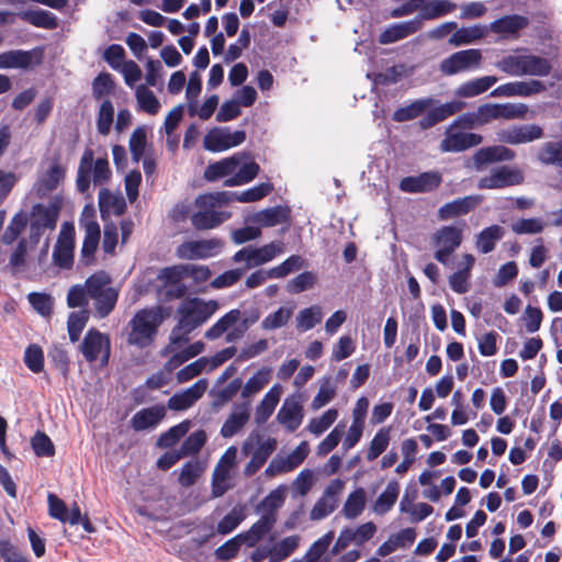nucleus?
<instances>
[{"label": "nucleus", "mask_w": 562, "mask_h": 562, "mask_svg": "<svg viewBox=\"0 0 562 562\" xmlns=\"http://www.w3.org/2000/svg\"><path fill=\"white\" fill-rule=\"evenodd\" d=\"M246 505L237 504L226 514L217 524L216 531L220 535H228L233 532L247 517Z\"/></svg>", "instance_id": "nucleus-46"}, {"label": "nucleus", "mask_w": 562, "mask_h": 562, "mask_svg": "<svg viewBox=\"0 0 562 562\" xmlns=\"http://www.w3.org/2000/svg\"><path fill=\"white\" fill-rule=\"evenodd\" d=\"M366 501V491L362 487H358L348 495L341 513L346 518L355 519L362 514Z\"/></svg>", "instance_id": "nucleus-51"}, {"label": "nucleus", "mask_w": 562, "mask_h": 562, "mask_svg": "<svg viewBox=\"0 0 562 562\" xmlns=\"http://www.w3.org/2000/svg\"><path fill=\"white\" fill-rule=\"evenodd\" d=\"M250 417V403L244 402L240 404H235L232 413L228 415L226 420L224 422L221 428V435L224 438H232L238 431H240L244 426L248 423Z\"/></svg>", "instance_id": "nucleus-26"}, {"label": "nucleus", "mask_w": 562, "mask_h": 562, "mask_svg": "<svg viewBox=\"0 0 562 562\" xmlns=\"http://www.w3.org/2000/svg\"><path fill=\"white\" fill-rule=\"evenodd\" d=\"M246 139L244 131L231 132L228 127H214L204 136L203 146L212 153H221L243 144Z\"/></svg>", "instance_id": "nucleus-9"}, {"label": "nucleus", "mask_w": 562, "mask_h": 562, "mask_svg": "<svg viewBox=\"0 0 562 562\" xmlns=\"http://www.w3.org/2000/svg\"><path fill=\"white\" fill-rule=\"evenodd\" d=\"M271 369L263 367L258 370L245 385L241 387V396L244 398H250L255 394L259 393L270 381Z\"/></svg>", "instance_id": "nucleus-53"}, {"label": "nucleus", "mask_w": 562, "mask_h": 562, "mask_svg": "<svg viewBox=\"0 0 562 562\" xmlns=\"http://www.w3.org/2000/svg\"><path fill=\"white\" fill-rule=\"evenodd\" d=\"M483 201L481 195H468L445 203L438 210V216L442 221H447L460 215H465L474 210Z\"/></svg>", "instance_id": "nucleus-24"}, {"label": "nucleus", "mask_w": 562, "mask_h": 562, "mask_svg": "<svg viewBox=\"0 0 562 562\" xmlns=\"http://www.w3.org/2000/svg\"><path fill=\"white\" fill-rule=\"evenodd\" d=\"M205 348V345L204 342L202 341H195L193 344H191L190 346H188L187 348H184L183 350L181 351H178L176 352L166 363V368L171 371L176 368H178L179 366H181L182 363H184L186 361L190 360L191 358L200 355L203 352Z\"/></svg>", "instance_id": "nucleus-60"}, {"label": "nucleus", "mask_w": 562, "mask_h": 562, "mask_svg": "<svg viewBox=\"0 0 562 562\" xmlns=\"http://www.w3.org/2000/svg\"><path fill=\"white\" fill-rule=\"evenodd\" d=\"M260 438L259 434L250 435L249 438L244 441L241 452L245 456L252 453L258 460L266 463L277 448V440L274 438H268L259 442Z\"/></svg>", "instance_id": "nucleus-28"}, {"label": "nucleus", "mask_w": 562, "mask_h": 562, "mask_svg": "<svg viewBox=\"0 0 562 562\" xmlns=\"http://www.w3.org/2000/svg\"><path fill=\"white\" fill-rule=\"evenodd\" d=\"M488 32L485 25H472L457 29L456 32L449 38V44L452 46H462L474 43L477 40L483 38Z\"/></svg>", "instance_id": "nucleus-40"}, {"label": "nucleus", "mask_w": 562, "mask_h": 562, "mask_svg": "<svg viewBox=\"0 0 562 562\" xmlns=\"http://www.w3.org/2000/svg\"><path fill=\"white\" fill-rule=\"evenodd\" d=\"M451 125L447 128L443 139L440 143L442 153H458L477 146L483 137L480 134L468 132H454Z\"/></svg>", "instance_id": "nucleus-16"}, {"label": "nucleus", "mask_w": 562, "mask_h": 562, "mask_svg": "<svg viewBox=\"0 0 562 562\" xmlns=\"http://www.w3.org/2000/svg\"><path fill=\"white\" fill-rule=\"evenodd\" d=\"M135 98L139 110L155 115L160 110V102L155 93L145 85H139L135 89Z\"/></svg>", "instance_id": "nucleus-52"}, {"label": "nucleus", "mask_w": 562, "mask_h": 562, "mask_svg": "<svg viewBox=\"0 0 562 562\" xmlns=\"http://www.w3.org/2000/svg\"><path fill=\"white\" fill-rule=\"evenodd\" d=\"M400 494V485L396 481L387 483L385 490L375 499L372 509L376 515H384L394 506Z\"/></svg>", "instance_id": "nucleus-48"}, {"label": "nucleus", "mask_w": 562, "mask_h": 562, "mask_svg": "<svg viewBox=\"0 0 562 562\" xmlns=\"http://www.w3.org/2000/svg\"><path fill=\"white\" fill-rule=\"evenodd\" d=\"M100 241V226L99 224L89 223L87 226L86 236L81 247V262L86 266L94 261V254L98 249Z\"/></svg>", "instance_id": "nucleus-41"}, {"label": "nucleus", "mask_w": 562, "mask_h": 562, "mask_svg": "<svg viewBox=\"0 0 562 562\" xmlns=\"http://www.w3.org/2000/svg\"><path fill=\"white\" fill-rule=\"evenodd\" d=\"M524 173L520 169L509 166H501L491 170L490 175L479 180V189H502L521 184Z\"/></svg>", "instance_id": "nucleus-11"}, {"label": "nucleus", "mask_w": 562, "mask_h": 562, "mask_svg": "<svg viewBox=\"0 0 562 562\" xmlns=\"http://www.w3.org/2000/svg\"><path fill=\"white\" fill-rule=\"evenodd\" d=\"M211 270L204 265H180L166 268L161 271V278L179 280L181 277H190L195 283H202L211 278Z\"/></svg>", "instance_id": "nucleus-25"}, {"label": "nucleus", "mask_w": 562, "mask_h": 562, "mask_svg": "<svg viewBox=\"0 0 562 562\" xmlns=\"http://www.w3.org/2000/svg\"><path fill=\"white\" fill-rule=\"evenodd\" d=\"M546 86L540 80L512 81L496 87L492 92L493 98H528L546 91Z\"/></svg>", "instance_id": "nucleus-14"}, {"label": "nucleus", "mask_w": 562, "mask_h": 562, "mask_svg": "<svg viewBox=\"0 0 562 562\" xmlns=\"http://www.w3.org/2000/svg\"><path fill=\"white\" fill-rule=\"evenodd\" d=\"M162 322L160 307L138 311L130 322L128 342L145 348L154 341L158 327Z\"/></svg>", "instance_id": "nucleus-3"}, {"label": "nucleus", "mask_w": 562, "mask_h": 562, "mask_svg": "<svg viewBox=\"0 0 562 562\" xmlns=\"http://www.w3.org/2000/svg\"><path fill=\"white\" fill-rule=\"evenodd\" d=\"M297 536H289L280 540L269 550V558L271 562H281L290 557L299 546Z\"/></svg>", "instance_id": "nucleus-57"}, {"label": "nucleus", "mask_w": 562, "mask_h": 562, "mask_svg": "<svg viewBox=\"0 0 562 562\" xmlns=\"http://www.w3.org/2000/svg\"><path fill=\"white\" fill-rule=\"evenodd\" d=\"M482 58L480 49L469 48L459 50L442 59L439 64V70L445 76H454L479 68Z\"/></svg>", "instance_id": "nucleus-6"}, {"label": "nucleus", "mask_w": 562, "mask_h": 562, "mask_svg": "<svg viewBox=\"0 0 562 562\" xmlns=\"http://www.w3.org/2000/svg\"><path fill=\"white\" fill-rule=\"evenodd\" d=\"M206 386L207 383L205 380H199L184 391L173 394L168 400V408L172 411H184L191 407L198 400L202 397Z\"/></svg>", "instance_id": "nucleus-27"}, {"label": "nucleus", "mask_w": 562, "mask_h": 562, "mask_svg": "<svg viewBox=\"0 0 562 562\" xmlns=\"http://www.w3.org/2000/svg\"><path fill=\"white\" fill-rule=\"evenodd\" d=\"M273 190V186L269 182L257 184L243 192H226L228 195L227 204L233 201L241 203L256 202L267 196Z\"/></svg>", "instance_id": "nucleus-44"}, {"label": "nucleus", "mask_w": 562, "mask_h": 562, "mask_svg": "<svg viewBox=\"0 0 562 562\" xmlns=\"http://www.w3.org/2000/svg\"><path fill=\"white\" fill-rule=\"evenodd\" d=\"M308 262L305 258L300 255H292L288 257L280 265L271 268L276 279H283L290 273L296 272L303 268H306Z\"/></svg>", "instance_id": "nucleus-59"}, {"label": "nucleus", "mask_w": 562, "mask_h": 562, "mask_svg": "<svg viewBox=\"0 0 562 562\" xmlns=\"http://www.w3.org/2000/svg\"><path fill=\"white\" fill-rule=\"evenodd\" d=\"M284 491L283 486L271 491L258 505V512L262 515L277 517L276 513L283 505L285 499Z\"/></svg>", "instance_id": "nucleus-58"}, {"label": "nucleus", "mask_w": 562, "mask_h": 562, "mask_svg": "<svg viewBox=\"0 0 562 562\" xmlns=\"http://www.w3.org/2000/svg\"><path fill=\"white\" fill-rule=\"evenodd\" d=\"M235 458V449L229 448L216 465L212 477V496L217 498L223 496L229 488V467Z\"/></svg>", "instance_id": "nucleus-23"}, {"label": "nucleus", "mask_w": 562, "mask_h": 562, "mask_svg": "<svg viewBox=\"0 0 562 562\" xmlns=\"http://www.w3.org/2000/svg\"><path fill=\"white\" fill-rule=\"evenodd\" d=\"M538 159L543 165L562 168V140L544 143L538 153Z\"/></svg>", "instance_id": "nucleus-56"}, {"label": "nucleus", "mask_w": 562, "mask_h": 562, "mask_svg": "<svg viewBox=\"0 0 562 562\" xmlns=\"http://www.w3.org/2000/svg\"><path fill=\"white\" fill-rule=\"evenodd\" d=\"M218 307L220 304L215 300L187 299L177 311L179 327L184 328L186 333H191L203 325Z\"/></svg>", "instance_id": "nucleus-4"}, {"label": "nucleus", "mask_w": 562, "mask_h": 562, "mask_svg": "<svg viewBox=\"0 0 562 562\" xmlns=\"http://www.w3.org/2000/svg\"><path fill=\"white\" fill-rule=\"evenodd\" d=\"M147 146L146 130L143 126H138L134 130L130 137V150L132 159L135 162H139L145 157Z\"/></svg>", "instance_id": "nucleus-64"}, {"label": "nucleus", "mask_w": 562, "mask_h": 562, "mask_svg": "<svg viewBox=\"0 0 562 562\" xmlns=\"http://www.w3.org/2000/svg\"><path fill=\"white\" fill-rule=\"evenodd\" d=\"M166 406L157 404L150 407L143 408L134 414L131 418V427L135 431H143L156 428L161 420L166 417Z\"/></svg>", "instance_id": "nucleus-20"}, {"label": "nucleus", "mask_w": 562, "mask_h": 562, "mask_svg": "<svg viewBox=\"0 0 562 562\" xmlns=\"http://www.w3.org/2000/svg\"><path fill=\"white\" fill-rule=\"evenodd\" d=\"M416 532L413 528H405L395 535H392L385 542H383L376 550V554L384 558L393 553L398 548H407L414 543Z\"/></svg>", "instance_id": "nucleus-33"}, {"label": "nucleus", "mask_w": 562, "mask_h": 562, "mask_svg": "<svg viewBox=\"0 0 562 562\" xmlns=\"http://www.w3.org/2000/svg\"><path fill=\"white\" fill-rule=\"evenodd\" d=\"M323 316L324 313L319 305L303 308L295 317L296 329L301 333H305L319 324L323 321Z\"/></svg>", "instance_id": "nucleus-49"}, {"label": "nucleus", "mask_w": 562, "mask_h": 562, "mask_svg": "<svg viewBox=\"0 0 562 562\" xmlns=\"http://www.w3.org/2000/svg\"><path fill=\"white\" fill-rule=\"evenodd\" d=\"M528 19L521 15H506L491 23L490 30L497 34H515L526 27Z\"/></svg>", "instance_id": "nucleus-47"}, {"label": "nucleus", "mask_w": 562, "mask_h": 562, "mask_svg": "<svg viewBox=\"0 0 562 562\" xmlns=\"http://www.w3.org/2000/svg\"><path fill=\"white\" fill-rule=\"evenodd\" d=\"M496 67L513 77H547L551 74V61L526 49L502 57Z\"/></svg>", "instance_id": "nucleus-1"}, {"label": "nucleus", "mask_w": 562, "mask_h": 562, "mask_svg": "<svg viewBox=\"0 0 562 562\" xmlns=\"http://www.w3.org/2000/svg\"><path fill=\"white\" fill-rule=\"evenodd\" d=\"M344 488V482L339 479L333 480L324 490L321 498L311 509L312 520H321L330 515L338 506V495Z\"/></svg>", "instance_id": "nucleus-13"}, {"label": "nucleus", "mask_w": 562, "mask_h": 562, "mask_svg": "<svg viewBox=\"0 0 562 562\" xmlns=\"http://www.w3.org/2000/svg\"><path fill=\"white\" fill-rule=\"evenodd\" d=\"M464 105V102L458 100H453L437 106L434 104L425 112V116L419 121V127L422 130H428L445 121L449 116L460 112Z\"/></svg>", "instance_id": "nucleus-22"}, {"label": "nucleus", "mask_w": 562, "mask_h": 562, "mask_svg": "<svg viewBox=\"0 0 562 562\" xmlns=\"http://www.w3.org/2000/svg\"><path fill=\"white\" fill-rule=\"evenodd\" d=\"M241 155L236 154L232 157L224 158L209 165L204 172L205 178L209 181H215L229 175H234L241 164Z\"/></svg>", "instance_id": "nucleus-35"}, {"label": "nucleus", "mask_w": 562, "mask_h": 562, "mask_svg": "<svg viewBox=\"0 0 562 562\" xmlns=\"http://www.w3.org/2000/svg\"><path fill=\"white\" fill-rule=\"evenodd\" d=\"M497 81L498 78L495 76H484L465 81L457 88L456 95L464 99L477 97L486 92Z\"/></svg>", "instance_id": "nucleus-34"}, {"label": "nucleus", "mask_w": 562, "mask_h": 562, "mask_svg": "<svg viewBox=\"0 0 562 562\" xmlns=\"http://www.w3.org/2000/svg\"><path fill=\"white\" fill-rule=\"evenodd\" d=\"M277 522V517H272L271 515H262L261 517L247 530L246 532L240 533L244 538V541L249 547H254L257 544L267 533L271 531L274 524Z\"/></svg>", "instance_id": "nucleus-38"}, {"label": "nucleus", "mask_w": 562, "mask_h": 562, "mask_svg": "<svg viewBox=\"0 0 562 562\" xmlns=\"http://www.w3.org/2000/svg\"><path fill=\"white\" fill-rule=\"evenodd\" d=\"M89 297L97 301V310L101 317L105 316V271L91 274L85 282Z\"/></svg>", "instance_id": "nucleus-29"}, {"label": "nucleus", "mask_w": 562, "mask_h": 562, "mask_svg": "<svg viewBox=\"0 0 562 562\" xmlns=\"http://www.w3.org/2000/svg\"><path fill=\"white\" fill-rule=\"evenodd\" d=\"M289 221V211L283 206L265 209L254 216V222L263 227H273Z\"/></svg>", "instance_id": "nucleus-45"}, {"label": "nucleus", "mask_w": 562, "mask_h": 562, "mask_svg": "<svg viewBox=\"0 0 562 562\" xmlns=\"http://www.w3.org/2000/svg\"><path fill=\"white\" fill-rule=\"evenodd\" d=\"M32 60V52L22 49L7 50L0 54V69H26L31 66Z\"/></svg>", "instance_id": "nucleus-43"}, {"label": "nucleus", "mask_w": 562, "mask_h": 562, "mask_svg": "<svg viewBox=\"0 0 562 562\" xmlns=\"http://www.w3.org/2000/svg\"><path fill=\"white\" fill-rule=\"evenodd\" d=\"M432 243L437 247L435 259L442 263H449V257L462 243V229L456 226H443L432 236Z\"/></svg>", "instance_id": "nucleus-7"}, {"label": "nucleus", "mask_w": 562, "mask_h": 562, "mask_svg": "<svg viewBox=\"0 0 562 562\" xmlns=\"http://www.w3.org/2000/svg\"><path fill=\"white\" fill-rule=\"evenodd\" d=\"M103 342L104 336L95 328H90L86 333L79 349L87 362H94L99 358Z\"/></svg>", "instance_id": "nucleus-37"}, {"label": "nucleus", "mask_w": 562, "mask_h": 562, "mask_svg": "<svg viewBox=\"0 0 562 562\" xmlns=\"http://www.w3.org/2000/svg\"><path fill=\"white\" fill-rule=\"evenodd\" d=\"M20 19L36 26L43 29H55L57 26V20L54 14L44 10H29L23 11L19 14Z\"/></svg>", "instance_id": "nucleus-54"}, {"label": "nucleus", "mask_w": 562, "mask_h": 562, "mask_svg": "<svg viewBox=\"0 0 562 562\" xmlns=\"http://www.w3.org/2000/svg\"><path fill=\"white\" fill-rule=\"evenodd\" d=\"M505 235L504 227L491 225L476 235L475 246L482 254H488L494 250L496 243Z\"/></svg>", "instance_id": "nucleus-39"}, {"label": "nucleus", "mask_w": 562, "mask_h": 562, "mask_svg": "<svg viewBox=\"0 0 562 562\" xmlns=\"http://www.w3.org/2000/svg\"><path fill=\"white\" fill-rule=\"evenodd\" d=\"M223 246V241L217 238L189 240L177 247L176 255L184 260L207 259L218 255Z\"/></svg>", "instance_id": "nucleus-8"}, {"label": "nucleus", "mask_w": 562, "mask_h": 562, "mask_svg": "<svg viewBox=\"0 0 562 562\" xmlns=\"http://www.w3.org/2000/svg\"><path fill=\"white\" fill-rule=\"evenodd\" d=\"M423 29V23H419V19H412L389 25L379 35V43L382 45L392 44L404 40Z\"/></svg>", "instance_id": "nucleus-21"}, {"label": "nucleus", "mask_w": 562, "mask_h": 562, "mask_svg": "<svg viewBox=\"0 0 562 562\" xmlns=\"http://www.w3.org/2000/svg\"><path fill=\"white\" fill-rule=\"evenodd\" d=\"M227 198L226 191L198 196L195 205L200 210L192 215V225L198 229H210L227 221L231 213L216 210L227 204Z\"/></svg>", "instance_id": "nucleus-2"}, {"label": "nucleus", "mask_w": 562, "mask_h": 562, "mask_svg": "<svg viewBox=\"0 0 562 562\" xmlns=\"http://www.w3.org/2000/svg\"><path fill=\"white\" fill-rule=\"evenodd\" d=\"M441 176L436 171L423 172L418 176L404 177L398 184L403 192L424 193L430 192L439 187Z\"/></svg>", "instance_id": "nucleus-18"}, {"label": "nucleus", "mask_w": 562, "mask_h": 562, "mask_svg": "<svg viewBox=\"0 0 562 562\" xmlns=\"http://www.w3.org/2000/svg\"><path fill=\"white\" fill-rule=\"evenodd\" d=\"M282 394V386L274 384L256 407L255 422L258 425L266 423L273 414Z\"/></svg>", "instance_id": "nucleus-32"}, {"label": "nucleus", "mask_w": 562, "mask_h": 562, "mask_svg": "<svg viewBox=\"0 0 562 562\" xmlns=\"http://www.w3.org/2000/svg\"><path fill=\"white\" fill-rule=\"evenodd\" d=\"M284 243L281 240H274L261 247L247 246L236 251L232 259L235 263L245 262L246 270H249L272 261L284 254Z\"/></svg>", "instance_id": "nucleus-5"}, {"label": "nucleus", "mask_w": 562, "mask_h": 562, "mask_svg": "<svg viewBox=\"0 0 562 562\" xmlns=\"http://www.w3.org/2000/svg\"><path fill=\"white\" fill-rule=\"evenodd\" d=\"M190 423L184 420L176 426H172L167 431L162 432L158 440L157 446L160 448L173 447L189 431Z\"/></svg>", "instance_id": "nucleus-61"}, {"label": "nucleus", "mask_w": 562, "mask_h": 562, "mask_svg": "<svg viewBox=\"0 0 562 562\" xmlns=\"http://www.w3.org/2000/svg\"><path fill=\"white\" fill-rule=\"evenodd\" d=\"M542 136L543 130L541 126L525 124L502 130L498 133V140L510 145H519L540 139Z\"/></svg>", "instance_id": "nucleus-17"}, {"label": "nucleus", "mask_w": 562, "mask_h": 562, "mask_svg": "<svg viewBox=\"0 0 562 562\" xmlns=\"http://www.w3.org/2000/svg\"><path fill=\"white\" fill-rule=\"evenodd\" d=\"M260 167L255 161H248L237 168L235 173L224 181L226 187L243 186L252 181L259 173Z\"/></svg>", "instance_id": "nucleus-50"}, {"label": "nucleus", "mask_w": 562, "mask_h": 562, "mask_svg": "<svg viewBox=\"0 0 562 562\" xmlns=\"http://www.w3.org/2000/svg\"><path fill=\"white\" fill-rule=\"evenodd\" d=\"M437 103L438 100L431 97L417 99L405 106L396 109L392 115V119L398 123L414 120L424 114L429 108Z\"/></svg>", "instance_id": "nucleus-30"}, {"label": "nucleus", "mask_w": 562, "mask_h": 562, "mask_svg": "<svg viewBox=\"0 0 562 562\" xmlns=\"http://www.w3.org/2000/svg\"><path fill=\"white\" fill-rule=\"evenodd\" d=\"M304 418L302 396L293 394L283 401L281 408L277 414V420L288 431H295L302 424Z\"/></svg>", "instance_id": "nucleus-15"}, {"label": "nucleus", "mask_w": 562, "mask_h": 562, "mask_svg": "<svg viewBox=\"0 0 562 562\" xmlns=\"http://www.w3.org/2000/svg\"><path fill=\"white\" fill-rule=\"evenodd\" d=\"M337 387L331 382L330 378H325L318 389L317 394L314 396L311 407L313 411H318L329 402L334 400L336 396Z\"/></svg>", "instance_id": "nucleus-63"}, {"label": "nucleus", "mask_w": 562, "mask_h": 562, "mask_svg": "<svg viewBox=\"0 0 562 562\" xmlns=\"http://www.w3.org/2000/svg\"><path fill=\"white\" fill-rule=\"evenodd\" d=\"M391 441V428L382 427L380 428L372 440L370 441L367 460L374 461L382 454L389 447Z\"/></svg>", "instance_id": "nucleus-55"}, {"label": "nucleus", "mask_w": 562, "mask_h": 562, "mask_svg": "<svg viewBox=\"0 0 562 562\" xmlns=\"http://www.w3.org/2000/svg\"><path fill=\"white\" fill-rule=\"evenodd\" d=\"M59 215V206L35 204L32 209L31 238L37 240L45 229H54Z\"/></svg>", "instance_id": "nucleus-12"}, {"label": "nucleus", "mask_w": 562, "mask_h": 562, "mask_svg": "<svg viewBox=\"0 0 562 562\" xmlns=\"http://www.w3.org/2000/svg\"><path fill=\"white\" fill-rule=\"evenodd\" d=\"M514 158V150L503 145L480 148L473 156L474 164L477 168L491 162L509 161Z\"/></svg>", "instance_id": "nucleus-31"}, {"label": "nucleus", "mask_w": 562, "mask_h": 562, "mask_svg": "<svg viewBox=\"0 0 562 562\" xmlns=\"http://www.w3.org/2000/svg\"><path fill=\"white\" fill-rule=\"evenodd\" d=\"M456 8L457 4L450 0L424 1L422 11H419L415 19H419V23H423V21L439 19L453 12Z\"/></svg>", "instance_id": "nucleus-36"}, {"label": "nucleus", "mask_w": 562, "mask_h": 562, "mask_svg": "<svg viewBox=\"0 0 562 562\" xmlns=\"http://www.w3.org/2000/svg\"><path fill=\"white\" fill-rule=\"evenodd\" d=\"M75 227L65 222L53 251L54 263L61 269H70L74 265Z\"/></svg>", "instance_id": "nucleus-10"}, {"label": "nucleus", "mask_w": 562, "mask_h": 562, "mask_svg": "<svg viewBox=\"0 0 562 562\" xmlns=\"http://www.w3.org/2000/svg\"><path fill=\"white\" fill-rule=\"evenodd\" d=\"M240 318L241 312L238 308L231 310L205 331L204 337L209 340H215L222 337L234 327Z\"/></svg>", "instance_id": "nucleus-42"}, {"label": "nucleus", "mask_w": 562, "mask_h": 562, "mask_svg": "<svg viewBox=\"0 0 562 562\" xmlns=\"http://www.w3.org/2000/svg\"><path fill=\"white\" fill-rule=\"evenodd\" d=\"M293 310L291 307H279L276 312L267 315L261 322L265 330H274L285 326L291 319Z\"/></svg>", "instance_id": "nucleus-62"}, {"label": "nucleus", "mask_w": 562, "mask_h": 562, "mask_svg": "<svg viewBox=\"0 0 562 562\" xmlns=\"http://www.w3.org/2000/svg\"><path fill=\"white\" fill-rule=\"evenodd\" d=\"M65 175V167L56 159L52 166L37 178L34 184V191L37 196H47L50 192L56 190L58 184L64 180Z\"/></svg>", "instance_id": "nucleus-19"}]
</instances>
